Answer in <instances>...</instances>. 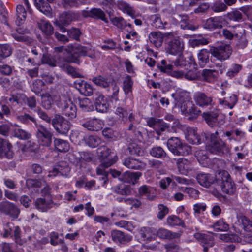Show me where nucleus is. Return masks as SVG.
Returning <instances> with one entry per match:
<instances>
[{
  "label": "nucleus",
  "instance_id": "f257e3e1",
  "mask_svg": "<svg viewBox=\"0 0 252 252\" xmlns=\"http://www.w3.org/2000/svg\"><path fill=\"white\" fill-rule=\"evenodd\" d=\"M172 95L176 101L175 106L180 108L182 114L196 117L200 112L195 107L193 102L189 100L186 93L176 92L173 94Z\"/></svg>",
  "mask_w": 252,
  "mask_h": 252
},
{
  "label": "nucleus",
  "instance_id": "f03ea898",
  "mask_svg": "<svg viewBox=\"0 0 252 252\" xmlns=\"http://www.w3.org/2000/svg\"><path fill=\"white\" fill-rule=\"evenodd\" d=\"M220 189L228 194H233L236 190L235 184L227 171H220L217 173L216 190L213 192V194L219 196L218 190Z\"/></svg>",
  "mask_w": 252,
  "mask_h": 252
},
{
  "label": "nucleus",
  "instance_id": "7ed1b4c3",
  "mask_svg": "<svg viewBox=\"0 0 252 252\" xmlns=\"http://www.w3.org/2000/svg\"><path fill=\"white\" fill-rule=\"evenodd\" d=\"M219 131L217 130L215 132L211 133L208 137V150L210 152L215 154L230 156L231 155L230 148L224 141L219 137Z\"/></svg>",
  "mask_w": 252,
  "mask_h": 252
},
{
  "label": "nucleus",
  "instance_id": "20e7f679",
  "mask_svg": "<svg viewBox=\"0 0 252 252\" xmlns=\"http://www.w3.org/2000/svg\"><path fill=\"white\" fill-rule=\"evenodd\" d=\"M57 105L62 109L63 114L70 119L76 117L77 114L76 107L66 95H62L60 97V101Z\"/></svg>",
  "mask_w": 252,
  "mask_h": 252
},
{
  "label": "nucleus",
  "instance_id": "39448f33",
  "mask_svg": "<svg viewBox=\"0 0 252 252\" xmlns=\"http://www.w3.org/2000/svg\"><path fill=\"white\" fill-rule=\"evenodd\" d=\"M232 52L231 46L226 44H222L217 47H212L210 49L212 55L220 61L228 59Z\"/></svg>",
  "mask_w": 252,
  "mask_h": 252
},
{
  "label": "nucleus",
  "instance_id": "423d86ee",
  "mask_svg": "<svg viewBox=\"0 0 252 252\" xmlns=\"http://www.w3.org/2000/svg\"><path fill=\"white\" fill-rule=\"evenodd\" d=\"M37 129L36 135L40 145L49 147L52 142V134L49 129L41 125L36 124Z\"/></svg>",
  "mask_w": 252,
  "mask_h": 252
},
{
  "label": "nucleus",
  "instance_id": "0eeeda50",
  "mask_svg": "<svg viewBox=\"0 0 252 252\" xmlns=\"http://www.w3.org/2000/svg\"><path fill=\"white\" fill-rule=\"evenodd\" d=\"M52 124L59 133L65 135L70 128V123L60 115H56L52 120Z\"/></svg>",
  "mask_w": 252,
  "mask_h": 252
},
{
  "label": "nucleus",
  "instance_id": "6e6552de",
  "mask_svg": "<svg viewBox=\"0 0 252 252\" xmlns=\"http://www.w3.org/2000/svg\"><path fill=\"white\" fill-rule=\"evenodd\" d=\"M174 65L177 67H184L185 74L184 77L188 80H192L195 79L197 76V69L191 68V65L187 63L182 59L177 60L174 62Z\"/></svg>",
  "mask_w": 252,
  "mask_h": 252
},
{
  "label": "nucleus",
  "instance_id": "1a4fd4ad",
  "mask_svg": "<svg viewBox=\"0 0 252 252\" xmlns=\"http://www.w3.org/2000/svg\"><path fill=\"white\" fill-rule=\"evenodd\" d=\"M217 173L214 176L210 174L200 173L196 177L198 183L201 186L209 188L211 186H213L215 189H216L217 184Z\"/></svg>",
  "mask_w": 252,
  "mask_h": 252
},
{
  "label": "nucleus",
  "instance_id": "9d476101",
  "mask_svg": "<svg viewBox=\"0 0 252 252\" xmlns=\"http://www.w3.org/2000/svg\"><path fill=\"white\" fill-rule=\"evenodd\" d=\"M184 43L183 40L177 37L168 42L166 48L167 53L176 55L181 54L184 50Z\"/></svg>",
  "mask_w": 252,
  "mask_h": 252
},
{
  "label": "nucleus",
  "instance_id": "9b49d317",
  "mask_svg": "<svg viewBox=\"0 0 252 252\" xmlns=\"http://www.w3.org/2000/svg\"><path fill=\"white\" fill-rule=\"evenodd\" d=\"M173 36L172 33H163L160 32H152L149 35V39L155 47H160L164 40L170 39Z\"/></svg>",
  "mask_w": 252,
  "mask_h": 252
},
{
  "label": "nucleus",
  "instance_id": "f8f14e48",
  "mask_svg": "<svg viewBox=\"0 0 252 252\" xmlns=\"http://www.w3.org/2000/svg\"><path fill=\"white\" fill-rule=\"evenodd\" d=\"M226 24L225 18L223 16H216L211 17L206 20L204 27L210 30L221 28Z\"/></svg>",
  "mask_w": 252,
  "mask_h": 252
},
{
  "label": "nucleus",
  "instance_id": "ddd939ff",
  "mask_svg": "<svg viewBox=\"0 0 252 252\" xmlns=\"http://www.w3.org/2000/svg\"><path fill=\"white\" fill-rule=\"evenodd\" d=\"M23 2L26 6L27 10L23 5L19 4L16 7V23L18 25L22 24L25 20L27 14V11L29 13H31V9L28 0H23Z\"/></svg>",
  "mask_w": 252,
  "mask_h": 252
},
{
  "label": "nucleus",
  "instance_id": "4468645a",
  "mask_svg": "<svg viewBox=\"0 0 252 252\" xmlns=\"http://www.w3.org/2000/svg\"><path fill=\"white\" fill-rule=\"evenodd\" d=\"M94 105L96 110L98 112H107L110 107L108 99L102 94H99L95 98Z\"/></svg>",
  "mask_w": 252,
  "mask_h": 252
},
{
  "label": "nucleus",
  "instance_id": "2eb2a0df",
  "mask_svg": "<svg viewBox=\"0 0 252 252\" xmlns=\"http://www.w3.org/2000/svg\"><path fill=\"white\" fill-rule=\"evenodd\" d=\"M117 160V157L116 156H114L113 158L109 160V161L105 160L96 169V172L97 175H102L101 179L103 181L102 186H104L107 182V172L105 170V169L110 166L116 162Z\"/></svg>",
  "mask_w": 252,
  "mask_h": 252
},
{
  "label": "nucleus",
  "instance_id": "dca6fc26",
  "mask_svg": "<svg viewBox=\"0 0 252 252\" xmlns=\"http://www.w3.org/2000/svg\"><path fill=\"white\" fill-rule=\"evenodd\" d=\"M66 51L73 55H76L77 56H87L91 58H94L95 56L94 53H90L91 51L85 47L81 46H73L72 44H69L67 46V48L65 49Z\"/></svg>",
  "mask_w": 252,
  "mask_h": 252
},
{
  "label": "nucleus",
  "instance_id": "f3484780",
  "mask_svg": "<svg viewBox=\"0 0 252 252\" xmlns=\"http://www.w3.org/2000/svg\"><path fill=\"white\" fill-rule=\"evenodd\" d=\"M196 239L199 240L203 247L204 252H207L209 248L212 247L214 245V239L212 233L202 234L197 233L194 234Z\"/></svg>",
  "mask_w": 252,
  "mask_h": 252
},
{
  "label": "nucleus",
  "instance_id": "a211bd4d",
  "mask_svg": "<svg viewBox=\"0 0 252 252\" xmlns=\"http://www.w3.org/2000/svg\"><path fill=\"white\" fill-rule=\"evenodd\" d=\"M193 99L196 104L201 107H206L213 104L212 98L202 92L195 93Z\"/></svg>",
  "mask_w": 252,
  "mask_h": 252
},
{
  "label": "nucleus",
  "instance_id": "6ab92c4d",
  "mask_svg": "<svg viewBox=\"0 0 252 252\" xmlns=\"http://www.w3.org/2000/svg\"><path fill=\"white\" fill-rule=\"evenodd\" d=\"M112 240L117 244H125L131 241L132 236L124 232L113 230L111 232Z\"/></svg>",
  "mask_w": 252,
  "mask_h": 252
},
{
  "label": "nucleus",
  "instance_id": "aec40b11",
  "mask_svg": "<svg viewBox=\"0 0 252 252\" xmlns=\"http://www.w3.org/2000/svg\"><path fill=\"white\" fill-rule=\"evenodd\" d=\"M61 97V96L50 94L49 93L44 94L41 95V104L45 109H49L54 103L57 105L59 103Z\"/></svg>",
  "mask_w": 252,
  "mask_h": 252
},
{
  "label": "nucleus",
  "instance_id": "412c9836",
  "mask_svg": "<svg viewBox=\"0 0 252 252\" xmlns=\"http://www.w3.org/2000/svg\"><path fill=\"white\" fill-rule=\"evenodd\" d=\"M69 172L70 168L66 163L64 162H61L52 171L49 172L48 176L51 177L61 175L66 177L69 174Z\"/></svg>",
  "mask_w": 252,
  "mask_h": 252
},
{
  "label": "nucleus",
  "instance_id": "4be33fe9",
  "mask_svg": "<svg viewBox=\"0 0 252 252\" xmlns=\"http://www.w3.org/2000/svg\"><path fill=\"white\" fill-rule=\"evenodd\" d=\"M103 125V121L96 118L90 119L82 124L84 128L89 130L95 131L102 129Z\"/></svg>",
  "mask_w": 252,
  "mask_h": 252
},
{
  "label": "nucleus",
  "instance_id": "5701e85b",
  "mask_svg": "<svg viewBox=\"0 0 252 252\" xmlns=\"http://www.w3.org/2000/svg\"><path fill=\"white\" fill-rule=\"evenodd\" d=\"M185 137L187 141L193 144L201 143V139L197 132L196 127H187L185 130Z\"/></svg>",
  "mask_w": 252,
  "mask_h": 252
},
{
  "label": "nucleus",
  "instance_id": "b1692460",
  "mask_svg": "<svg viewBox=\"0 0 252 252\" xmlns=\"http://www.w3.org/2000/svg\"><path fill=\"white\" fill-rule=\"evenodd\" d=\"M75 87L80 94L85 96H91L93 94L92 86L85 81H77L75 82Z\"/></svg>",
  "mask_w": 252,
  "mask_h": 252
},
{
  "label": "nucleus",
  "instance_id": "393cba45",
  "mask_svg": "<svg viewBox=\"0 0 252 252\" xmlns=\"http://www.w3.org/2000/svg\"><path fill=\"white\" fill-rule=\"evenodd\" d=\"M138 192L140 196H145L148 200H153L156 197V189L150 186L142 185L138 189Z\"/></svg>",
  "mask_w": 252,
  "mask_h": 252
},
{
  "label": "nucleus",
  "instance_id": "a878e982",
  "mask_svg": "<svg viewBox=\"0 0 252 252\" xmlns=\"http://www.w3.org/2000/svg\"><path fill=\"white\" fill-rule=\"evenodd\" d=\"M178 171L183 175H187L192 169L190 162L185 158H179L176 162Z\"/></svg>",
  "mask_w": 252,
  "mask_h": 252
},
{
  "label": "nucleus",
  "instance_id": "bb28decb",
  "mask_svg": "<svg viewBox=\"0 0 252 252\" xmlns=\"http://www.w3.org/2000/svg\"><path fill=\"white\" fill-rule=\"evenodd\" d=\"M123 164L128 168L135 170L143 169L146 166L143 162L132 158H126L123 162Z\"/></svg>",
  "mask_w": 252,
  "mask_h": 252
},
{
  "label": "nucleus",
  "instance_id": "cd10ccee",
  "mask_svg": "<svg viewBox=\"0 0 252 252\" xmlns=\"http://www.w3.org/2000/svg\"><path fill=\"white\" fill-rule=\"evenodd\" d=\"M156 236L161 239H172L179 238L180 236V234L173 232L164 228H160L156 231Z\"/></svg>",
  "mask_w": 252,
  "mask_h": 252
},
{
  "label": "nucleus",
  "instance_id": "c85d7f7f",
  "mask_svg": "<svg viewBox=\"0 0 252 252\" xmlns=\"http://www.w3.org/2000/svg\"><path fill=\"white\" fill-rule=\"evenodd\" d=\"M82 15L84 17H91L94 18L100 19L105 21L106 18L104 12L99 8H93L90 10H84L82 11Z\"/></svg>",
  "mask_w": 252,
  "mask_h": 252
},
{
  "label": "nucleus",
  "instance_id": "c756f323",
  "mask_svg": "<svg viewBox=\"0 0 252 252\" xmlns=\"http://www.w3.org/2000/svg\"><path fill=\"white\" fill-rule=\"evenodd\" d=\"M34 5L40 11L48 17H52V8L44 0H34Z\"/></svg>",
  "mask_w": 252,
  "mask_h": 252
},
{
  "label": "nucleus",
  "instance_id": "7c9ffc66",
  "mask_svg": "<svg viewBox=\"0 0 252 252\" xmlns=\"http://www.w3.org/2000/svg\"><path fill=\"white\" fill-rule=\"evenodd\" d=\"M141 175V173L139 172H131L130 171H126L123 173L120 179L126 183L134 184V182L139 179Z\"/></svg>",
  "mask_w": 252,
  "mask_h": 252
},
{
  "label": "nucleus",
  "instance_id": "2f4dec72",
  "mask_svg": "<svg viewBox=\"0 0 252 252\" xmlns=\"http://www.w3.org/2000/svg\"><path fill=\"white\" fill-rule=\"evenodd\" d=\"M139 233L144 240L151 241L156 238V230L153 228L143 227L141 228Z\"/></svg>",
  "mask_w": 252,
  "mask_h": 252
},
{
  "label": "nucleus",
  "instance_id": "473e14b6",
  "mask_svg": "<svg viewBox=\"0 0 252 252\" xmlns=\"http://www.w3.org/2000/svg\"><path fill=\"white\" fill-rule=\"evenodd\" d=\"M218 71L216 69H204L202 72V77L203 80L212 83L217 78Z\"/></svg>",
  "mask_w": 252,
  "mask_h": 252
},
{
  "label": "nucleus",
  "instance_id": "72a5a7b5",
  "mask_svg": "<svg viewBox=\"0 0 252 252\" xmlns=\"http://www.w3.org/2000/svg\"><path fill=\"white\" fill-rule=\"evenodd\" d=\"M198 63L201 67H204L209 62L210 52L206 49L201 50L197 55Z\"/></svg>",
  "mask_w": 252,
  "mask_h": 252
},
{
  "label": "nucleus",
  "instance_id": "f704fd0d",
  "mask_svg": "<svg viewBox=\"0 0 252 252\" xmlns=\"http://www.w3.org/2000/svg\"><path fill=\"white\" fill-rule=\"evenodd\" d=\"M203 117L206 123L212 127L218 126L219 122L218 120V115L216 113H204Z\"/></svg>",
  "mask_w": 252,
  "mask_h": 252
},
{
  "label": "nucleus",
  "instance_id": "c9c22d12",
  "mask_svg": "<svg viewBox=\"0 0 252 252\" xmlns=\"http://www.w3.org/2000/svg\"><path fill=\"white\" fill-rule=\"evenodd\" d=\"M74 19L73 14L67 12L63 13L60 16L59 20L56 21L55 24L58 26H60V25H67Z\"/></svg>",
  "mask_w": 252,
  "mask_h": 252
},
{
  "label": "nucleus",
  "instance_id": "e433bc0d",
  "mask_svg": "<svg viewBox=\"0 0 252 252\" xmlns=\"http://www.w3.org/2000/svg\"><path fill=\"white\" fill-rule=\"evenodd\" d=\"M181 143V141L178 138L172 137L167 141V146L168 149L176 155Z\"/></svg>",
  "mask_w": 252,
  "mask_h": 252
},
{
  "label": "nucleus",
  "instance_id": "4c0bfd02",
  "mask_svg": "<svg viewBox=\"0 0 252 252\" xmlns=\"http://www.w3.org/2000/svg\"><path fill=\"white\" fill-rule=\"evenodd\" d=\"M92 81L97 86L104 88L109 87L111 84V81L110 78L100 75L93 77Z\"/></svg>",
  "mask_w": 252,
  "mask_h": 252
},
{
  "label": "nucleus",
  "instance_id": "58836bf2",
  "mask_svg": "<svg viewBox=\"0 0 252 252\" xmlns=\"http://www.w3.org/2000/svg\"><path fill=\"white\" fill-rule=\"evenodd\" d=\"M11 144L6 140L0 139V153L5 155L8 158L12 157L10 151Z\"/></svg>",
  "mask_w": 252,
  "mask_h": 252
},
{
  "label": "nucleus",
  "instance_id": "ea45409f",
  "mask_svg": "<svg viewBox=\"0 0 252 252\" xmlns=\"http://www.w3.org/2000/svg\"><path fill=\"white\" fill-rule=\"evenodd\" d=\"M55 147L60 152H65L69 149V144L65 140L61 139H55L54 141Z\"/></svg>",
  "mask_w": 252,
  "mask_h": 252
},
{
  "label": "nucleus",
  "instance_id": "a19ab883",
  "mask_svg": "<svg viewBox=\"0 0 252 252\" xmlns=\"http://www.w3.org/2000/svg\"><path fill=\"white\" fill-rule=\"evenodd\" d=\"M150 20L151 25L156 28H164L165 25L167 24L166 22L162 21L159 15L158 14L151 16Z\"/></svg>",
  "mask_w": 252,
  "mask_h": 252
},
{
  "label": "nucleus",
  "instance_id": "79ce46f5",
  "mask_svg": "<svg viewBox=\"0 0 252 252\" xmlns=\"http://www.w3.org/2000/svg\"><path fill=\"white\" fill-rule=\"evenodd\" d=\"M195 155L200 164L203 166H206L207 165L208 162L209 161V159L206 151H197L195 153Z\"/></svg>",
  "mask_w": 252,
  "mask_h": 252
},
{
  "label": "nucleus",
  "instance_id": "37998d69",
  "mask_svg": "<svg viewBox=\"0 0 252 252\" xmlns=\"http://www.w3.org/2000/svg\"><path fill=\"white\" fill-rule=\"evenodd\" d=\"M133 82L131 77L127 75L123 81V89L125 94L127 96H130L132 94Z\"/></svg>",
  "mask_w": 252,
  "mask_h": 252
},
{
  "label": "nucleus",
  "instance_id": "c03bdc74",
  "mask_svg": "<svg viewBox=\"0 0 252 252\" xmlns=\"http://www.w3.org/2000/svg\"><path fill=\"white\" fill-rule=\"evenodd\" d=\"M52 202L46 201L44 198H38L36 200L35 205L39 210L45 212L51 207Z\"/></svg>",
  "mask_w": 252,
  "mask_h": 252
},
{
  "label": "nucleus",
  "instance_id": "a18cd8bd",
  "mask_svg": "<svg viewBox=\"0 0 252 252\" xmlns=\"http://www.w3.org/2000/svg\"><path fill=\"white\" fill-rule=\"evenodd\" d=\"M167 223L171 226H181L183 227H185V224L184 221L179 217L175 215H171L167 218Z\"/></svg>",
  "mask_w": 252,
  "mask_h": 252
},
{
  "label": "nucleus",
  "instance_id": "49530a36",
  "mask_svg": "<svg viewBox=\"0 0 252 252\" xmlns=\"http://www.w3.org/2000/svg\"><path fill=\"white\" fill-rule=\"evenodd\" d=\"M79 106L82 110L86 112L91 111L94 109L92 102L88 98L80 99L79 101Z\"/></svg>",
  "mask_w": 252,
  "mask_h": 252
},
{
  "label": "nucleus",
  "instance_id": "de8ad7c7",
  "mask_svg": "<svg viewBox=\"0 0 252 252\" xmlns=\"http://www.w3.org/2000/svg\"><path fill=\"white\" fill-rule=\"evenodd\" d=\"M227 9L226 5L220 0L215 1L211 6V9L215 13L224 12Z\"/></svg>",
  "mask_w": 252,
  "mask_h": 252
},
{
  "label": "nucleus",
  "instance_id": "09e8293b",
  "mask_svg": "<svg viewBox=\"0 0 252 252\" xmlns=\"http://www.w3.org/2000/svg\"><path fill=\"white\" fill-rule=\"evenodd\" d=\"M219 101L220 104L224 105L230 109H232L236 104L237 99L235 95L232 94L228 98H225V100H222L220 98Z\"/></svg>",
  "mask_w": 252,
  "mask_h": 252
},
{
  "label": "nucleus",
  "instance_id": "8fccbe9b",
  "mask_svg": "<svg viewBox=\"0 0 252 252\" xmlns=\"http://www.w3.org/2000/svg\"><path fill=\"white\" fill-rule=\"evenodd\" d=\"M212 226L215 230L220 231H226L229 228V224L223 219L218 220Z\"/></svg>",
  "mask_w": 252,
  "mask_h": 252
},
{
  "label": "nucleus",
  "instance_id": "3c124183",
  "mask_svg": "<svg viewBox=\"0 0 252 252\" xmlns=\"http://www.w3.org/2000/svg\"><path fill=\"white\" fill-rule=\"evenodd\" d=\"M118 7L119 9L124 13H127L128 15L133 17L134 15V11L133 8L127 3L121 1L118 3Z\"/></svg>",
  "mask_w": 252,
  "mask_h": 252
},
{
  "label": "nucleus",
  "instance_id": "603ef678",
  "mask_svg": "<svg viewBox=\"0 0 252 252\" xmlns=\"http://www.w3.org/2000/svg\"><path fill=\"white\" fill-rule=\"evenodd\" d=\"M40 29L47 35H51L53 32V27L47 21L42 20L39 24Z\"/></svg>",
  "mask_w": 252,
  "mask_h": 252
},
{
  "label": "nucleus",
  "instance_id": "864d4df0",
  "mask_svg": "<svg viewBox=\"0 0 252 252\" xmlns=\"http://www.w3.org/2000/svg\"><path fill=\"white\" fill-rule=\"evenodd\" d=\"M150 153L151 156L157 158H163L166 155L163 148L160 146L154 147L150 150Z\"/></svg>",
  "mask_w": 252,
  "mask_h": 252
},
{
  "label": "nucleus",
  "instance_id": "5fc2aeb1",
  "mask_svg": "<svg viewBox=\"0 0 252 252\" xmlns=\"http://www.w3.org/2000/svg\"><path fill=\"white\" fill-rule=\"evenodd\" d=\"M169 209L167 206L163 204H159L158 206L157 218L161 220L169 213Z\"/></svg>",
  "mask_w": 252,
  "mask_h": 252
},
{
  "label": "nucleus",
  "instance_id": "6e6d98bb",
  "mask_svg": "<svg viewBox=\"0 0 252 252\" xmlns=\"http://www.w3.org/2000/svg\"><path fill=\"white\" fill-rule=\"evenodd\" d=\"M101 141V139L97 136L91 135L86 139V144L92 148L98 146L100 144Z\"/></svg>",
  "mask_w": 252,
  "mask_h": 252
},
{
  "label": "nucleus",
  "instance_id": "4d7b16f0",
  "mask_svg": "<svg viewBox=\"0 0 252 252\" xmlns=\"http://www.w3.org/2000/svg\"><path fill=\"white\" fill-rule=\"evenodd\" d=\"M219 238L226 242H238L240 238L236 235L232 234H221L219 235Z\"/></svg>",
  "mask_w": 252,
  "mask_h": 252
},
{
  "label": "nucleus",
  "instance_id": "13d9d810",
  "mask_svg": "<svg viewBox=\"0 0 252 252\" xmlns=\"http://www.w3.org/2000/svg\"><path fill=\"white\" fill-rule=\"evenodd\" d=\"M14 134L17 138L20 139H28L31 137V134L25 130L16 128L14 130Z\"/></svg>",
  "mask_w": 252,
  "mask_h": 252
},
{
  "label": "nucleus",
  "instance_id": "bf43d9fd",
  "mask_svg": "<svg viewBox=\"0 0 252 252\" xmlns=\"http://www.w3.org/2000/svg\"><path fill=\"white\" fill-rule=\"evenodd\" d=\"M180 26L182 29L187 30H195L197 28V27L190 23L186 17L182 18L180 21Z\"/></svg>",
  "mask_w": 252,
  "mask_h": 252
},
{
  "label": "nucleus",
  "instance_id": "052dcab7",
  "mask_svg": "<svg viewBox=\"0 0 252 252\" xmlns=\"http://www.w3.org/2000/svg\"><path fill=\"white\" fill-rule=\"evenodd\" d=\"M158 68L161 71V72L170 73L173 70V65L171 64H167V63L166 60H162L161 61L160 64H158Z\"/></svg>",
  "mask_w": 252,
  "mask_h": 252
},
{
  "label": "nucleus",
  "instance_id": "680f3d73",
  "mask_svg": "<svg viewBox=\"0 0 252 252\" xmlns=\"http://www.w3.org/2000/svg\"><path fill=\"white\" fill-rule=\"evenodd\" d=\"M226 16L230 20L235 22H239L242 18L241 13L237 10L227 13Z\"/></svg>",
  "mask_w": 252,
  "mask_h": 252
},
{
  "label": "nucleus",
  "instance_id": "e2e57ef3",
  "mask_svg": "<svg viewBox=\"0 0 252 252\" xmlns=\"http://www.w3.org/2000/svg\"><path fill=\"white\" fill-rule=\"evenodd\" d=\"M111 23L118 28L123 29L126 26V22L122 17H115L111 18Z\"/></svg>",
  "mask_w": 252,
  "mask_h": 252
},
{
  "label": "nucleus",
  "instance_id": "0e129e2a",
  "mask_svg": "<svg viewBox=\"0 0 252 252\" xmlns=\"http://www.w3.org/2000/svg\"><path fill=\"white\" fill-rule=\"evenodd\" d=\"M191 151V148L190 146H188L187 144L181 143L178 150H177V153H176V155H187L189 154Z\"/></svg>",
  "mask_w": 252,
  "mask_h": 252
},
{
  "label": "nucleus",
  "instance_id": "69168bd1",
  "mask_svg": "<svg viewBox=\"0 0 252 252\" xmlns=\"http://www.w3.org/2000/svg\"><path fill=\"white\" fill-rule=\"evenodd\" d=\"M207 205L204 203H197L193 206V213L195 216L203 213L206 210Z\"/></svg>",
  "mask_w": 252,
  "mask_h": 252
},
{
  "label": "nucleus",
  "instance_id": "338daca9",
  "mask_svg": "<svg viewBox=\"0 0 252 252\" xmlns=\"http://www.w3.org/2000/svg\"><path fill=\"white\" fill-rule=\"evenodd\" d=\"M42 62L43 63L48 64L52 67L57 65V61L55 58L48 55H44L43 56Z\"/></svg>",
  "mask_w": 252,
  "mask_h": 252
},
{
  "label": "nucleus",
  "instance_id": "774afa93",
  "mask_svg": "<svg viewBox=\"0 0 252 252\" xmlns=\"http://www.w3.org/2000/svg\"><path fill=\"white\" fill-rule=\"evenodd\" d=\"M241 220L243 228L245 230L252 232V221L243 216L241 218Z\"/></svg>",
  "mask_w": 252,
  "mask_h": 252
}]
</instances>
